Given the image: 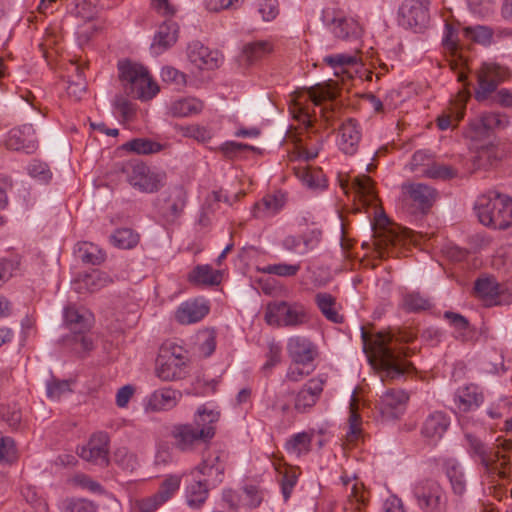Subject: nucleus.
Segmentation results:
<instances>
[{
  "label": "nucleus",
  "instance_id": "40",
  "mask_svg": "<svg viewBox=\"0 0 512 512\" xmlns=\"http://www.w3.org/2000/svg\"><path fill=\"white\" fill-rule=\"evenodd\" d=\"M476 295L485 301H494L500 293V285L493 277L479 278L474 285Z\"/></svg>",
  "mask_w": 512,
  "mask_h": 512
},
{
  "label": "nucleus",
  "instance_id": "42",
  "mask_svg": "<svg viewBox=\"0 0 512 512\" xmlns=\"http://www.w3.org/2000/svg\"><path fill=\"white\" fill-rule=\"evenodd\" d=\"M203 108V103L195 98H186L175 101L171 106L174 116L186 117L199 113Z\"/></svg>",
  "mask_w": 512,
  "mask_h": 512
},
{
  "label": "nucleus",
  "instance_id": "11",
  "mask_svg": "<svg viewBox=\"0 0 512 512\" xmlns=\"http://www.w3.org/2000/svg\"><path fill=\"white\" fill-rule=\"evenodd\" d=\"M302 122L304 125L305 137H303L304 134L302 132L299 135H291L289 137L293 139L297 146L299 158L305 161H310L318 156L323 145V140L316 131H309L312 129L313 125L308 115L303 116Z\"/></svg>",
  "mask_w": 512,
  "mask_h": 512
},
{
  "label": "nucleus",
  "instance_id": "31",
  "mask_svg": "<svg viewBox=\"0 0 512 512\" xmlns=\"http://www.w3.org/2000/svg\"><path fill=\"white\" fill-rule=\"evenodd\" d=\"M409 397L401 389L387 390L381 396V412L388 416L397 417V413L402 411Z\"/></svg>",
  "mask_w": 512,
  "mask_h": 512
},
{
  "label": "nucleus",
  "instance_id": "36",
  "mask_svg": "<svg viewBox=\"0 0 512 512\" xmlns=\"http://www.w3.org/2000/svg\"><path fill=\"white\" fill-rule=\"evenodd\" d=\"M208 480H194L186 491L187 504L192 508L201 507L209 493Z\"/></svg>",
  "mask_w": 512,
  "mask_h": 512
},
{
  "label": "nucleus",
  "instance_id": "5",
  "mask_svg": "<svg viewBox=\"0 0 512 512\" xmlns=\"http://www.w3.org/2000/svg\"><path fill=\"white\" fill-rule=\"evenodd\" d=\"M121 171L134 188L144 193L158 192L165 186L167 174L164 171L151 170L143 162H129L122 166Z\"/></svg>",
  "mask_w": 512,
  "mask_h": 512
},
{
  "label": "nucleus",
  "instance_id": "10",
  "mask_svg": "<svg viewBox=\"0 0 512 512\" xmlns=\"http://www.w3.org/2000/svg\"><path fill=\"white\" fill-rule=\"evenodd\" d=\"M510 124L509 117L496 112L482 113L469 122L466 136L472 140H482L495 130H501Z\"/></svg>",
  "mask_w": 512,
  "mask_h": 512
},
{
  "label": "nucleus",
  "instance_id": "39",
  "mask_svg": "<svg viewBox=\"0 0 512 512\" xmlns=\"http://www.w3.org/2000/svg\"><path fill=\"white\" fill-rule=\"evenodd\" d=\"M189 281L195 284L217 285L221 281V274L209 265H198L189 274Z\"/></svg>",
  "mask_w": 512,
  "mask_h": 512
},
{
  "label": "nucleus",
  "instance_id": "23",
  "mask_svg": "<svg viewBox=\"0 0 512 512\" xmlns=\"http://www.w3.org/2000/svg\"><path fill=\"white\" fill-rule=\"evenodd\" d=\"M467 96L460 95L450 103V106L440 114L436 123L440 130L455 128L463 119L466 109Z\"/></svg>",
  "mask_w": 512,
  "mask_h": 512
},
{
  "label": "nucleus",
  "instance_id": "28",
  "mask_svg": "<svg viewBox=\"0 0 512 512\" xmlns=\"http://www.w3.org/2000/svg\"><path fill=\"white\" fill-rule=\"evenodd\" d=\"M449 425L450 421L446 414L435 411L427 416L423 422L421 432L424 437L438 440L442 438Z\"/></svg>",
  "mask_w": 512,
  "mask_h": 512
},
{
  "label": "nucleus",
  "instance_id": "29",
  "mask_svg": "<svg viewBox=\"0 0 512 512\" xmlns=\"http://www.w3.org/2000/svg\"><path fill=\"white\" fill-rule=\"evenodd\" d=\"M182 393L171 388H162L154 391L148 400V406L153 411L170 410L181 399Z\"/></svg>",
  "mask_w": 512,
  "mask_h": 512
},
{
  "label": "nucleus",
  "instance_id": "20",
  "mask_svg": "<svg viewBox=\"0 0 512 512\" xmlns=\"http://www.w3.org/2000/svg\"><path fill=\"white\" fill-rule=\"evenodd\" d=\"M402 190L423 213L427 212L436 200V190L423 183H404Z\"/></svg>",
  "mask_w": 512,
  "mask_h": 512
},
{
  "label": "nucleus",
  "instance_id": "1",
  "mask_svg": "<svg viewBox=\"0 0 512 512\" xmlns=\"http://www.w3.org/2000/svg\"><path fill=\"white\" fill-rule=\"evenodd\" d=\"M363 350L370 363L380 374L382 380L398 379L412 372L415 368L409 362L407 349L397 346V343H409L415 338L412 332H379L371 336L364 327H361Z\"/></svg>",
  "mask_w": 512,
  "mask_h": 512
},
{
  "label": "nucleus",
  "instance_id": "57",
  "mask_svg": "<svg viewBox=\"0 0 512 512\" xmlns=\"http://www.w3.org/2000/svg\"><path fill=\"white\" fill-rule=\"evenodd\" d=\"M70 384L65 380H52L47 383V396L51 399H59L62 395L70 392Z\"/></svg>",
  "mask_w": 512,
  "mask_h": 512
},
{
  "label": "nucleus",
  "instance_id": "49",
  "mask_svg": "<svg viewBox=\"0 0 512 512\" xmlns=\"http://www.w3.org/2000/svg\"><path fill=\"white\" fill-rule=\"evenodd\" d=\"M300 264L278 263L271 264L262 269L264 273L273 274L281 277L295 276L300 270Z\"/></svg>",
  "mask_w": 512,
  "mask_h": 512
},
{
  "label": "nucleus",
  "instance_id": "38",
  "mask_svg": "<svg viewBox=\"0 0 512 512\" xmlns=\"http://www.w3.org/2000/svg\"><path fill=\"white\" fill-rule=\"evenodd\" d=\"M122 148L138 155H150L162 151L164 145L148 138H134L123 144Z\"/></svg>",
  "mask_w": 512,
  "mask_h": 512
},
{
  "label": "nucleus",
  "instance_id": "48",
  "mask_svg": "<svg viewBox=\"0 0 512 512\" xmlns=\"http://www.w3.org/2000/svg\"><path fill=\"white\" fill-rule=\"evenodd\" d=\"M180 478L177 476H170L163 481L158 492L155 496L162 504L171 498V496L179 489Z\"/></svg>",
  "mask_w": 512,
  "mask_h": 512
},
{
  "label": "nucleus",
  "instance_id": "6",
  "mask_svg": "<svg viewBox=\"0 0 512 512\" xmlns=\"http://www.w3.org/2000/svg\"><path fill=\"white\" fill-rule=\"evenodd\" d=\"M265 321L269 325L295 327L307 321V314L303 306L290 304L286 301L268 303L265 310Z\"/></svg>",
  "mask_w": 512,
  "mask_h": 512
},
{
  "label": "nucleus",
  "instance_id": "50",
  "mask_svg": "<svg viewBox=\"0 0 512 512\" xmlns=\"http://www.w3.org/2000/svg\"><path fill=\"white\" fill-rule=\"evenodd\" d=\"M17 459L15 442L10 437L0 438V463L11 464Z\"/></svg>",
  "mask_w": 512,
  "mask_h": 512
},
{
  "label": "nucleus",
  "instance_id": "19",
  "mask_svg": "<svg viewBox=\"0 0 512 512\" xmlns=\"http://www.w3.org/2000/svg\"><path fill=\"white\" fill-rule=\"evenodd\" d=\"M322 19L324 23L332 27V33L335 37L345 40L354 41L360 39L362 35V27L353 18L340 17L327 18V11H323Z\"/></svg>",
  "mask_w": 512,
  "mask_h": 512
},
{
  "label": "nucleus",
  "instance_id": "60",
  "mask_svg": "<svg viewBox=\"0 0 512 512\" xmlns=\"http://www.w3.org/2000/svg\"><path fill=\"white\" fill-rule=\"evenodd\" d=\"M28 173L32 177L39 178L42 180H47L51 178V173L48 169V166L46 163L40 161V160H33L28 165Z\"/></svg>",
  "mask_w": 512,
  "mask_h": 512
},
{
  "label": "nucleus",
  "instance_id": "51",
  "mask_svg": "<svg viewBox=\"0 0 512 512\" xmlns=\"http://www.w3.org/2000/svg\"><path fill=\"white\" fill-rule=\"evenodd\" d=\"M308 97L315 105H321L323 101L334 98V92L328 85L316 84L307 89Z\"/></svg>",
  "mask_w": 512,
  "mask_h": 512
},
{
  "label": "nucleus",
  "instance_id": "7",
  "mask_svg": "<svg viewBox=\"0 0 512 512\" xmlns=\"http://www.w3.org/2000/svg\"><path fill=\"white\" fill-rule=\"evenodd\" d=\"M65 324L72 332L70 342L73 350L77 353L87 352L93 349V342L85 333L90 329L91 323L88 317L72 306H68L64 310Z\"/></svg>",
  "mask_w": 512,
  "mask_h": 512
},
{
  "label": "nucleus",
  "instance_id": "59",
  "mask_svg": "<svg viewBox=\"0 0 512 512\" xmlns=\"http://www.w3.org/2000/svg\"><path fill=\"white\" fill-rule=\"evenodd\" d=\"M352 185L356 192L362 196L373 195V183L371 178L367 175L355 177Z\"/></svg>",
  "mask_w": 512,
  "mask_h": 512
},
{
  "label": "nucleus",
  "instance_id": "24",
  "mask_svg": "<svg viewBox=\"0 0 512 512\" xmlns=\"http://www.w3.org/2000/svg\"><path fill=\"white\" fill-rule=\"evenodd\" d=\"M287 350L295 364L307 365L314 359L313 345L305 337L295 336L288 340Z\"/></svg>",
  "mask_w": 512,
  "mask_h": 512
},
{
  "label": "nucleus",
  "instance_id": "64",
  "mask_svg": "<svg viewBox=\"0 0 512 512\" xmlns=\"http://www.w3.org/2000/svg\"><path fill=\"white\" fill-rule=\"evenodd\" d=\"M0 416L10 427L13 428L17 427L21 422L20 411L15 408H10L9 406H3L0 408Z\"/></svg>",
  "mask_w": 512,
  "mask_h": 512
},
{
  "label": "nucleus",
  "instance_id": "54",
  "mask_svg": "<svg viewBox=\"0 0 512 512\" xmlns=\"http://www.w3.org/2000/svg\"><path fill=\"white\" fill-rule=\"evenodd\" d=\"M115 462L125 470H134L137 464L134 454L129 453L126 448H119L114 453Z\"/></svg>",
  "mask_w": 512,
  "mask_h": 512
},
{
  "label": "nucleus",
  "instance_id": "12",
  "mask_svg": "<svg viewBox=\"0 0 512 512\" xmlns=\"http://www.w3.org/2000/svg\"><path fill=\"white\" fill-rule=\"evenodd\" d=\"M187 204V192L182 185L170 187L163 204L159 208L166 223L174 224L182 216Z\"/></svg>",
  "mask_w": 512,
  "mask_h": 512
},
{
  "label": "nucleus",
  "instance_id": "30",
  "mask_svg": "<svg viewBox=\"0 0 512 512\" xmlns=\"http://www.w3.org/2000/svg\"><path fill=\"white\" fill-rule=\"evenodd\" d=\"M179 27L177 23L167 20L164 21L158 28L154 36L152 48L157 49V53H161L166 49L173 46L178 38Z\"/></svg>",
  "mask_w": 512,
  "mask_h": 512
},
{
  "label": "nucleus",
  "instance_id": "46",
  "mask_svg": "<svg viewBox=\"0 0 512 512\" xmlns=\"http://www.w3.org/2000/svg\"><path fill=\"white\" fill-rule=\"evenodd\" d=\"M312 437L306 432L297 433L286 443L288 452L300 456L302 453L310 451Z\"/></svg>",
  "mask_w": 512,
  "mask_h": 512
},
{
  "label": "nucleus",
  "instance_id": "43",
  "mask_svg": "<svg viewBox=\"0 0 512 512\" xmlns=\"http://www.w3.org/2000/svg\"><path fill=\"white\" fill-rule=\"evenodd\" d=\"M76 72L75 80L68 81L67 94L75 101H79L86 94L87 83L83 76V68L79 65L73 64Z\"/></svg>",
  "mask_w": 512,
  "mask_h": 512
},
{
  "label": "nucleus",
  "instance_id": "45",
  "mask_svg": "<svg viewBox=\"0 0 512 512\" xmlns=\"http://www.w3.org/2000/svg\"><path fill=\"white\" fill-rule=\"evenodd\" d=\"M402 306L408 312H420L430 309L432 304L428 298L420 293L412 292L403 297Z\"/></svg>",
  "mask_w": 512,
  "mask_h": 512
},
{
  "label": "nucleus",
  "instance_id": "14",
  "mask_svg": "<svg viewBox=\"0 0 512 512\" xmlns=\"http://www.w3.org/2000/svg\"><path fill=\"white\" fill-rule=\"evenodd\" d=\"M428 0H406L399 9L403 25L421 30L429 21Z\"/></svg>",
  "mask_w": 512,
  "mask_h": 512
},
{
  "label": "nucleus",
  "instance_id": "41",
  "mask_svg": "<svg viewBox=\"0 0 512 512\" xmlns=\"http://www.w3.org/2000/svg\"><path fill=\"white\" fill-rule=\"evenodd\" d=\"M110 239L120 249H132L138 244L139 235L130 228H120L111 235Z\"/></svg>",
  "mask_w": 512,
  "mask_h": 512
},
{
  "label": "nucleus",
  "instance_id": "56",
  "mask_svg": "<svg viewBox=\"0 0 512 512\" xmlns=\"http://www.w3.org/2000/svg\"><path fill=\"white\" fill-rule=\"evenodd\" d=\"M324 61L332 68L338 69L341 66H353L357 63V57L355 55L347 54H336L329 55L324 58Z\"/></svg>",
  "mask_w": 512,
  "mask_h": 512
},
{
  "label": "nucleus",
  "instance_id": "25",
  "mask_svg": "<svg viewBox=\"0 0 512 512\" xmlns=\"http://www.w3.org/2000/svg\"><path fill=\"white\" fill-rule=\"evenodd\" d=\"M195 470L203 476L214 477V485L221 483L225 471L224 453L217 451L205 456Z\"/></svg>",
  "mask_w": 512,
  "mask_h": 512
},
{
  "label": "nucleus",
  "instance_id": "47",
  "mask_svg": "<svg viewBox=\"0 0 512 512\" xmlns=\"http://www.w3.org/2000/svg\"><path fill=\"white\" fill-rule=\"evenodd\" d=\"M463 32L465 37L482 45H489L493 37V31L487 26H468L463 29Z\"/></svg>",
  "mask_w": 512,
  "mask_h": 512
},
{
  "label": "nucleus",
  "instance_id": "16",
  "mask_svg": "<svg viewBox=\"0 0 512 512\" xmlns=\"http://www.w3.org/2000/svg\"><path fill=\"white\" fill-rule=\"evenodd\" d=\"M325 381L312 378L294 396V410L298 413L309 412L319 400Z\"/></svg>",
  "mask_w": 512,
  "mask_h": 512
},
{
  "label": "nucleus",
  "instance_id": "62",
  "mask_svg": "<svg viewBox=\"0 0 512 512\" xmlns=\"http://www.w3.org/2000/svg\"><path fill=\"white\" fill-rule=\"evenodd\" d=\"M73 482L85 489H88L93 493L102 494L104 492V489L100 483L92 480L90 477L84 474L75 475L73 478Z\"/></svg>",
  "mask_w": 512,
  "mask_h": 512
},
{
  "label": "nucleus",
  "instance_id": "22",
  "mask_svg": "<svg viewBox=\"0 0 512 512\" xmlns=\"http://www.w3.org/2000/svg\"><path fill=\"white\" fill-rule=\"evenodd\" d=\"M287 198L282 191L266 194L255 203L252 213L255 218L265 219L276 215L286 204Z\"/></svg>",
  "mask_w": 512,
  "mask_h": 512
},
{
  "label": "nucleus",
  "instance_id": "21",
  "mask_svg": "<svg viewBox=\"0 0 512 512\" xmlns=\"http://www.w3.org/2000/svg\"><path fill=\"white\" fill-rule=\"evenodd\" d=\"M186 357L161 356L157 358L156 374L164 381H174L184 377Z\"/></svg>",
  "mask_w": 512,
  "mask_h": 512
},
{
  "label": "nucleus",
  "instance_id": "37",
  "mask_svg": "<svg viewBox=\"0 0 512 512\" xmlns=\"http://www.w3.org/2000/svg\"><path fill=\"white\" fill-rule=\"evenodd\" d=\"M272 51V46L268 41L249 42L243 46L241 60L247 64H252Z\"/></svg>",
  "mask_w": 512,
  "mask_h": 512
},
{
  "label": "nucleus",
  "instance_id": "53",
  "mask_svg": "<svg viewBox=\"0 0 512 512\" xmlns=\"http://www.w3.org/2000/svg\"><path fill=\"white\" fill-rule=\"evenodd\" d=\"M97 506L87 499H70L66 502V512H96Z\"/></svg>",
  "mask_w": 512,
  "mask_h": 512
},
{
  "label": "nucleus",
  "instance_id": "34",
  "mask_svg": "<svg viewBox=\"0 0 512 512\" xmlns=\"http://www.w3.org/2000/svg\"><path fill=\"white\" fill-rule=\"evenodd\" d=\"M315 302L325 318L333 323H342L343 316L336 310V299L329 293L320 292L315 295Z\"/></svg>",
  "mask_w": 512,
  "mask_h": 512
},
{
  "label": "nucleus",
  "instance_id": "44",
  "mask_svg": "<svg viewBox=\"0 0 512 512\" xmlns=\"http://www.w3.org/2000/svg\"><path fill=\"white\" fill-rule=\"evenodd\" d=\"M78 257L83 263L99 265L105 260V254L92 243L84 242L78 247Z\"/></svg>",
  "mask_w": 512,
  "mask_h": 512
},
{
  "label": "nucleus",
  "instance_id": "2",
  "mask_svg": "<svg viewBox=\"0 0 512 512\" xmlns=\"http://www.w3.org/2000/svg\"><path fill=\"white\" fill-rule=\"evenodd\" d=\"M220 413L200 406L192 423L176 424L171 429L175 447L182 452H191L198 446L207 445L216 434Z\"/></svg>",
  "mask_w": 512,
  "mask_h": 512
},
{
  "label": "nucleus",
  "instance_id": "15",
  "mask_svg": "<svg viewBox=\"0 0 512 512\" xmlns=\"http://www.w3.org/2000/svg\"><path fill=\"white\" fill-rule=\"evenodd\" d=\"M362 138L360 124L354 118H347L338 128L337 145L344 154L355 155Z\"/></svg>",
  "mask_w": 512,
  "mask_h": 512
},
{
  "label": "nucleus",
  "instance_id": "4",
  "mask_svg": "<svg viewBox=\"0 0 512 512\" xmlns=\"http://www.w3.org/2000/svg\"><path fill=\"white\" fill-rule=\"evenodd\" d=\"M118 70L126 93L133 98L149 100L158 93V85L143 65L123 60L118 62Z\"/></svg>",
  "mask_w": 512,
  "mask_h": 512
},
{
  "label": "nucleus",
  "instance_id": "58",
  "mask_svg": "<svg viewBox=\"0 0 512 512\" xmlns=\"http://www.w3.org/2000/svg\"><path fill=\"white\" fill-rule=\"evenodd\" d=\"M259 13L265 21L275 19L279 13L277 0H260Z\"/></svg>",
  "mask_w": 512,
  "mask_h": 512
},
{
  "label": "nucleus",
  "instance_id": "63",
  "mask_svg": "<svg viewBox=\"0 0 512 512\" xmlns=\"http://www.w3.org/2000/svg\"><path fill=\"white\" fill-rule=\"evenodd\" d=\"M490 104H498L505 108L512 107V93L508 89H501L490 95L487 100Z\"/></svg>",
  "mask_w": 512,
  "mask_h": 512
},
{
  "label": "nucleus",
  "instance_id": "32",
  "mask_svg": "<svg viewBox=\"0 0 512 512\" xmlns=\"http://www.w3.org/2000/svg\"><path fill=\"white\" fill-rule=\"evenodd\" d=\"M445 473L453 494L460 498L463 497L467 491V479L461 464L455 460L447 461L445 463Z\"/></svg>",
  "mask_w": 512,
  "mask_h": 512
},
{
  "label": "nucleus",
  "instance_id": "55",
  "mask_svg": "<svg viewBox=\"0 0 512 512\" xmlns=\"http://www.w3.org/2000/svg\"><path fill=\"white\" fill-rule=\"evenodd\" d=\"M106 283V278L102 277L100 273H92L86 275L81 281L78 282L79 289L85 288L89 292H94Z\"/></svg>",
  "mask_w": 512,
  "mask_h": 512
},
{
  "label": "nucleus",
  "instance_id": "35",
  "mask_svg": "<svg viewBox=\"0 0 512 512\" xmlns=\"http://www.w3.org/2000/svg\"><path fill=\"white\" fill-rule=\"evenodd\" d=\"M444 318L447 319L455 329V338L461 342H468L473 339V330L470 327L468 319L463 315L446 311Z\"/></svg>",
  "mask_w": 512,
  "mask_h": 512
},
{
  "label": "nucleus",
  "instance_id": "26",
  "mask_svg": "<svg viewBox=\"0 0 512 512\" xmlns=\"http://www.w3.org/2000/svg\"><path fill=\"white\" fill-rule=\"evenodd\" d=\"M209 312V307L197 300L182 303L175 313V318L180 324H192L200 321Z\"/></svg>",
  "mask_w": 512,
  "mask_h": 512
},
{
  "label": "nucleus",
  "instance_id": "3",
  "mask_svg": "<svg viewBox=\"0 0 512 512\" xmlns=\"http://www.w3.org/2000/svg\"><path fill=\"white\" fill-rule=\"evenodd\" d=\"M479 221L488 227L505 230L512 225V199L497 191L481 195L475 204Z\"/></svg>",
  "mask_w": 512,
  "mask_h": 512
},
{
  "label": "nucleus",
  "instance_id": "9",
  "mask_svg": "<svg viewBox=\"0 0 512 512\" xmlns=\"http://www.w3.org/2000/svg\"><path fill=\"white\" fill-rule=\"evenodd\" d=\"M418 507L424 512H442L445 507L444 494L437 481L427 479L418 482L413 489Z\"/></svg>",
  "mask_w": 512,
  "mask_h": 512
},
{
  "label": "nucleus",
  "instance_id": "17",
  "mask_svg": "<svg viewBox=\"0 0 512 512\" xmlns=\"http://www.w3.org/2000/svg\"><path fill=\"white\" fill-rule=\"evenodd\" d=\"M108 443L109 437L107 433L99 432L90 438L87 446H83L78 455L85 461L92 462L97 465H107L108 459Z\"/></svg>",
  "mask_w": 512,
  "mask_h": 512
},
{
  "label": "nucleus",
  "instance_id": "8",
  "mask_svg": "<svg viewBox=\"0 0 512 512\" xmlns=\"http://www.w3.org/2000/svg\"><path fill=\"white\" fill-rule=\"evenodd\" d=\"M510 72L508 68L498 64H483L477 74L478 87L475 90V98L479 102L489 99L498 85L508 79Z\"/></svg>",
  "mask_w": 512,
  "mask_h": 512
},
{
  "label": "nucleus",
  "instance_id": "18",
  "mask_svg": "<svg viewBox=\"0 0 512 512\" xmlns=\"http://www.w3.org/2000/svg\"><path fill=\"white\" fill-rule=\"evenodd\" d=\"M187 55L191 63L199 69L213 70L222 63V55L218 51H211L201 42L195 41L189 44Z\"/></svg>",
  "mask_w": 512,
  "mask_h": 512
},
{
  "label": "nucleus",
  "instance_id": "61",
  "mask_svg": "<svg viewBox=\"0 0 512 512\" xmlns=\"http://www.w3.org/2000/svg\"><path fill=\"white\" fill-rule=\"evenodd\" d=\"M160 505L159 499L154 495L136 500L134 502V510L138 512H154Z\"/></svg>",
  "mask_w": 512,
  "mask_h": 512
},
{
  "label": "nucleus",
  "instance_id": "52",
  "mask_svg": "<svg viewBox=\"0 0 512 512\" xmlns=\"http://www.w3.org/2000/svg\"><path fill=\"white\" fill-rule=\"evenodd\" d=\"M423 174L432 179H450L454 177L455 171L446 165L433 163L423 171Z\"/></svg>",
  "mask_w": 512,
  "mask_h": 512
},
{
  "label": "nucleus",
  "instance_id": "13",
  "mask_svg": "<svg viewBox=\"0 0 512 512\" xmlns=\"http://www.w3.org/2000/svg\"><path fill=\"white\" fill-rule=\"evenodd\" d=\"M9 150L23 151L26 154H33L39 147L36 131L32 124H24L9 131L5 140Z\"/></svg>",
  "mask_w": 512,
  "mask_h": 512
},
{
  "label": "nucleus",
  "instance_id": "27",
  "mask_svg": "<svg viewBox=\"0 0 512 512\" xmlns=\"http://www.w3.org/2000/svg\"><path fill=\"white\" fill-rule=\"evenodd\" d=\"M483 394L478 386L470 384L459 388L455 394V404L460 411L468 412L480 406Z\"/></svg>",
  "mask_w": 512,
  "mask_h": 512
},
{
  "label": "nucleus",
  "instance_id": "33",
  "mask_svg": "<svg viewBox=\"0 0 512 512\" xmlns=\"http://www.w3.org/2000/svg\"><path fill=\"white\" fill-rule=\"evenodd\" d=\"M465 438L469 444L470 451L480 458L481 464L486 470H490L500 457L499 451H488L485 444L471 433H466Z\"/></svg>",
  "mask_w": 512,
  "mask_h": 512
}]
</instances>
